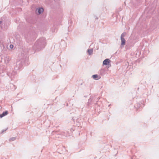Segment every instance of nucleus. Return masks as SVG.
Masks as SVG:
<instances>
[{"mask_svg": "<svg viewBox=\"0 0 159 159\" xmlns=\"http://www.w3.org/2000/svg\"><path fill=\"white\" fill-rule=\"evenodd\" d=\"M45 44V39L44 37H42L35 42L33 46V49L36 51H39L44 48Z\"/></svg>", "mask_w": 159, "mask_h": 159, "instance_id": "f257e3e1", "label": "nucleus"}, {"mask_svg": "<svg viewBox=\"0 0 159 159\" xmlns=\"http://www.w3.org/2000/svg\"><path fill=\"white\" fill-rule=\"evenodd\" d=\"M24 60L22 59L17 61L14 65V69L15 70H18L21 69L23 67Z\"/></svg>", "mask_w": 159, "mask_h": 159, "instance_id": "f03ea898", "label": "nucleus"}, {"mask_svg": "<svg viewBox=\"0 0 159 159\" xmlns=\"http://www.w3.org/2000/svg\"><path fill=\"white\" fill-rule=\"evenodd\" d=\"M126 34V33H123L121 34L120 36L121 39V45L120 47L122 48L125 45V40L124 39V37Z\"/></svg>", "mask_w": 159, "mask_h": 159, "instance_id": "7ed1b4c3", "label": "nucleus"}, {"mask_svg": "<svg viewBox=\"0 0 159 159\" xmlns=\"http://www.w3.org/2000/svg\"><path fill=\"white\" fill-rule=\"evenodd\" d=\"M144 102L142 100L140 102H139L138 103H137V104L135 106V107H136L137 109H139L140 107H142V106L143 105V103Z\"/></svg>", "mask_w": 159, "mask_h": 159, "instance_id": "20e7f679", "label": "nucleus"}, {"mask_svg": "<svg viewBox=\"0 0 159 159\" xmlns=\"http://www.w3.org/2000/svg\"><path fill=\"white\" fill-rule=\"evenodd\" d=\"M16 74V71H13L11 73L10 72H8L7 74L10 77L12 78L14 77V75H15Z\"/></svg>", "mask_w": 159, "mask_h": 159, "instance_id": "39448f33", "label": "nucleus"}, {"mask_svg": "<svg viewBox=\"0 0 159 159\" xmlns=\"http://www.w3.org/2000/svg\"><path fill=\"white\" fill-rule=\"evenodd\" d=\"M110 60L108 59H106L104 60L103 62V65H108L110 62Z\"/></svg>", "mask_w": 159, "mask_h": 159, "instance_id": "423d86ee", "label": "nucleus"}, {"mask_svg": "<svg viewBox=\"0 0 159 159\" xmlns=\"http://www.w3.org/2000/svg\"><path fill=\"white\" fill-rule=\"evenodd\" d=\"M8 113V111H7L3 112L2 114H0V118H2L3 116L7 115Z\"/></svg>", "mask_w": 159, "mask_h": 159, "instance_id": "0eeeda50", "label": "nucleus"}, {"mask_svg": "<svg viewBox=\"0 0 159 159\" xmlns=\"http://www.w3.org/2000/svg\"><path fill=\"white\" fill-rule=\"evenodd\" d=\"M10 60L11 58L9 57H6L5 58V61L7 63H8Z\"/></svg>", "mask_w": 159, "mask_h": 159, "instance_id": "6e6552de", "label": "nucleus"}, {"mask_svg": "<svg viewBox=\"0 0 159 159\" xmlns=\"http://www.w3.org/2000/svg\"><path fill=\"white\" fill-rule=\"evenodd\" d=\"M93 49H89L88 50V52L89 55H92L93 54Z\"/></svg>", "mask_w": 159, "mask_h": 159, "instance_id": "1a4fd4ad", "label": "nucleus"}, {"mask_svg": "<svg viewBox=\"0 0 159 159\" xmlns=\"http://www.w3.org/2000/svg\"><path fill=\"white\" fill-rule=\"evenodd\" d=\"M43 11V9L42 8H39L38 10V12L39 14H41Z\"/></svg>", "mask_w": 159, "mask_h": 159, "instance_id": "9d476101", "label": "nucleus"}, {"mask_svg": "<svg viewBox=\"0 0 159 159\" xmlns=\"http://www.w3.org/2000/svg\"><path fill=\"white\" fill-rule=\"evenodd\" d=\"M92 77L93 79L97 80L99 79L98 78V76L97 75H92Z\"/></svg>", "mask_w": 159, "mask_h": 159, "instance_id": "9b49d317", "label": "nucleus"}, {"mask_svg": "<svg viewBox=\"0 0 159 159\" xmlns=\"http://www.w3.org/2000/svg\"><path fill=\"white\" fill-rule=\"evenodd\" d=\"M16 138L15 137H12L11 138L9 139V141H15V140H16Z\"/></svg>", "mask_w": 159, "mask_h": 159, "instance_id": "f8f14e48", "label": "nucleus"}, {"mask_svg": "<svg viewBox=\"0 0 159 159\" xmlns=\"http://www.w3.org/2000/svg\"><path fill=\"white\" fill-rule=\"evenodd\" d=\"M66 133H67V132L66 133V132H64L62 133V134L64 136L67 137V135L66 134Z\"/></svg>", "mask_w": 159, "mask_h": 159, "instance_id": "ddd939ff", "label": "nucleus"}, {"mask_svg": "<svg viewBox=\"0 0 159 159\" xmlns=\"http://www.w3.org/2000/svg\"><path fill=\"white\" fill-rule=\"evenodd\" d=\"M91 100L92 99H91V98H90L89 99L88 102V103L89 105L90 104V102H91Z\"/></svg>", "mask_w": 159, "mask_h": 159, "instance_id": "4468645a", "label": "nucleus"}, {"mask_svg": "<svg viewBox=\"0 0 159 159\" xmlns=\"http://www.w3.org/2000/svg\"><path fill=\"white\" fill-rule=\"evenodd\" d=\"M8 128H6V129H5V130H2V131H1V133H4V131H6L7 129Z\"/></svg>", "mask_w": 159, "mask_h": 159, "instance_id": "2eb2a0df", "label": "nucleus"}, {"mask_svg": "<svg viewBox=\"0 0 159 159\" xmlns=\"http://www.w3.org/2000/svg\"><path fill=\"white\" fill-rule=\"evenodd\" d=\"M13 45L12 44H11L10 45V48H13Z\"/></svg>", "mask_w": 159, "mask_h": 159, "instance_id": "dca6fc26", "label": "nucleus"}, {"mask_svg": "<svg viewBox=\"0 0 159 159\" xmlns=\"http://www.w3.org/2000/svg\"><path fill=\"white\" fill-rule=\"evenodd\" d=\"M25 63H26V62H28V60H27V59H26V60H25Z\"/></svg>", "mask_w": 159, "mask_h": 159, "instance_id": "f3484780", "label": "nucleus"}, {"mask_svg": "<svg viewBox=\"0 0 159 159\" xmlns=\"http://www.w3.org/2000/svg\"><path fill=\"white\" fill-rule=\"evenodd\" d=\"M2 23V21H0V25L1 24V23Z\"/></svg>", "mask_w": 159, "mask_h": 159, "instance_id": "a211bd4d", "label": "nucleus"}, {"mask_svg": "<svg viewBox=\"0 0 159 159\" xmlns=\"http://www.w3.org/2000/svg\"><path fill=\"white\" fill-rule=\"evenodd\" d=\"M57 137H59V136H57Z\"/></svg>", "mask_w": 159, "mask_h": 159, "instance_id": "6ab92c4d", "label": "nucleus"}]
</instances>
